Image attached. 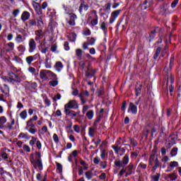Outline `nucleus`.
<instances>
[{
  "instance_id": "13d9d810",
  "label": "nucleus",
  "mask_w": 181,
  "mask_h": 181,
  "mask_svg": "<svg viewBox=\"0 0 181 181\" xmlns=\"http://www.w3.org/2000/svg\"><path fill=\"white\" fill-rule=\"evenodd\" d=\"M158 29H156L153 31H151V34H150V37H151V39H153L155 37V34L156 33V32H158Z\"/></svg>"
},
{
  "instance_id": "4d7b16f0",
  "label": "nucleus",
  "mask_w": 181,
  "mask_h": 181,
  "mask_svg": "<svg viewBox=\"0 0 181 181\" xmlns=\"http://www.w3.org/2000/svg\"><path fill=\"white\" fill-rule=\"evenodd\" d=\"M29 25H30V26H36V25H37L36 20H30Z\"/></svg>"
},
{
  "instance_id": "f257e3e1",
  "label": "nucleus",
  "mask_w": 181,
  "mask_h": 181,
  "mask_svg": "<svg viewBox=\"0 0 181 181\" xmlns=\"http://www.w3.org/2000/svg\"><path fill=\"white\" fill-rule=\"evenodd\" d=\"M35 157L30 159V162L33 167L36 169L38 168L40 170L43 169V164L42 163V154L40 152H35Z\"/></svg>"
},
{
  "instance_id": "774afa93",
  "label": "nucleus",
  "mask_w": 181,
  "mask_h": 181,
  "mask_svg": "<svg viewBox=\"0 0 181 181\" xmlns=\"http://www.w3.org/2000/svg\"><path fill=\"white\" fill-rule=\"evenodd\" d=\"M20 78L22 80H26V78H27L26 75L23 72L20 73Z\"/></svg>"
},
{
  "instance_id": "473e14b6",
  "label": "nucleus",
  "mask_w": 181,
  "mask_h": 181,
  "mask_svg": "<svg viewBox=\"0 0 181 181\" xmlns=\"http://www.w3.org/2000/svg\"><path fill=\"white\" fill-rule=\"evenodd\" d=\"M56 77H57V76L54 73L48 70V80H50V78H56Z\"/></svg>"
},
{
  "instance_id": "cd10ccee",
  "label": "nucleus",
  "mask_w": 181,
  "mask_h": 181,
  "mask_svg": "<svg viewBox=\"0 0 181 181\" xmlns=\"http://www.w3.org/2000/svg\"><path fill=\"white\" fill-rule=\"evenodd\" d=\"M114 163L117 168H124V164H122L121 160H115Z\"/></svg>"
},
{
  "instance_id": "69168bd1",
  "label": "nucleus",
  "mask_w": 181,
  "mask_h": 181,
  "mask_svg": "<svg viewBox=\"0 0 181 181\" xmlns=\"http://www.w3.org/2000/svg\"><path fill=\"white\" fill-rule=\"evenodd\" d=\"M100 158H101V159H105V150H101Z\"/></svg>"
},
{
  "instance_id": "e433bc0d",
  "label": "nucleus",
  "mask_w": 181,
  "mask_h": 181,
  "mask_svg": "<svg viewBox=\"0 0 181 181\" xmlns=\"http://www.w3.org/2000/svg\"><path fill=\"white\" fill-rule=\"evenodd\" d=\"M142 88V85H139L138 88H136L135 93H136V96L138 97L139 95H141V90Z\"/></svg>"
},
{
  "instance_id": "4468645a",
  "label": "nucleus",
  "mask_w": 181,
  "mask_h": 181,
  "mask_svg": "<svg viewBox=\"0 0 181 181\" xmlns=\"http://www.w3.org/2000/svg\"><path fill=\"white\" fill-rule=\"evenodd\" d=\"M30 18V13L28 11H23V13L21 14V21H23V22L28 21Z\"/></svg>"
},
{
  "instance_id": "39448f33",
  "label": "nucleus",
  "mask_w": 181,
  "mask_h": 181,
  "mask_svg": "<svg viewBox=\"0 0 181 181\" xmlns=\"http://www.w3.org/2000/svg\"><path fill=\"white\" fill-rule=\"evenodd\" d=\"M40 78L42 81H49V70L42 69L40 71Z\"/></svg>"
},
{
  "instance_id": "49530a36",
  "label": "nucleus",
  "mask_w": 181,
  "mask_h": 181,
  "mask_svg": "<svg viewBox=\"0 0 181 181\" xmlns=\"http://www.w3.org/2000/svg\"><path fill=\"white\" fill-rule=\"evenodd\" d=\"M57 84H59V81H57V80L49 81V86H52V87H56Z\"/></svg>"
},
{
  "instance_id": "aec40b11",
  "label": "nucleus",
  "mask_w": 181,
  "mask_h": 181,
  "mask_svg": "<svg viewBox=\"0 0 181 181\" xmlns=\"http://www.w3.org/2000/svg\"><path fill=\"white\" fill-rule=\"evenodd\" d=\"M179 166V163L177 161H171L168 165V169H171V170H173L175 168H177Z\"/></svg>"
},
{
  "instance_id": "20e7f679",
  "label": "nucleus",
  "mask_w": 181,
  "mask_h": 181,
  "mask_svg": "<svg viewBox=\"0 0 181 181\" xmlns=\"http://www.w3.org/2000/svg\"><path fill=\"white\" fill-rule=\"evenodd\" d=\"M38 49L42 54H48L50 53L49 51V47L46 46V44L45 42H41L40 45L38 46Z\"/></svg>"
},
{
  "instance_id": "6ab92c4d",
  "label": "nucleus",
  "mask_w": 181,
  "mask_h": 181,
  "mask_svg": "<svg viewBox=\"0 0 181 181\" xmlns=\"http://www.w3.org/2000/svg\"><path fill=\"white\" fill-rule=\"evenodd\" d=\"M54 67L57 71H60L61 70H63V63H62V62H57L55 63Z\"/></svg>"
},
{
  "instance_id": "79ce46f5",
  "label": "nucleus",
  "mask_w": 181,
  "mask_h": 181,
  "mask_svg": "<svg viewBox=\"0 0 181 181\" xmlns=\"http://www.w3.org/2000/svg\"><path fill=\"white\" fill-rule=\"evenodd\" d=\"M37 141V139H36L35 136H33V137H31V140L30 141L29 144L31 146H33V145H35V144H36Z\"/></svg>"
},
{
  "instance_id": "37998d69",
  "label": "nucleus",
  "mask_w": 181,
  "mask_h": 181,
  "mask_svg": "<svg viewBox=\"0 0 181 181\" xmlns=\"http://www.w3.org/2000/svg\"><path fill=\"white\" fill-rule=\"evenodd\" d=\"M160 50H162V48H160V47L157 48L156 54L154 55V59H158V57H159V54H160Z\"/></svg>"
},
{
  "instance_id": "58836bf2",
  "label": "nucleus",
  "mask_w": 181,
  "mask_h": 181,
  "mask_svg": "<svg viewBox=\"0 0 181 181\" xmlns=\"http://www.w3.org/2000/svg\"><path fill=\"white\" fill-rule=\"evenodd\" d=\"M15 40H16V42H17V43H22V42H23V38L22 37V36L21 35H17Z\"/></svg>"
},
{
  "instance_id": "a878e982",
  "label": "nucleus",
  "mask_w": 181,
  "mask_h": 181,
  "mask_svg": "<svg viewBox=\"0 0 181 181\" xmlns=\"http://www.w3.org/2000/svg\"><path fill=\"white\" fill-rule=\"evenodd\" d=\"M18 51L21 53V54H23V53H25V52L26 51V47H25V45H21L18 47Z\"/></svg>"
},
{
  "instance_id": "bf43d9fd",
  "label": "nucleus",
  "mask_w": 181,
  "mask_h": 181,
  "mask_svg": "<svg viewBox=\"0 0 181 181\" xmlns=\"http://www.w3.org/2000/svg\"><path fill=\"white\" fill-rule=\"evenodd\" d=\"M89 45L93 46L95 44V39L94 37H91L89 40Z\"/></svg>"
},
{
  "instance_id": "b1692460",
  "label": "nucleus",
  "mask_w": 181,
  "mask_h": 181,
  "mask_svg": "<svg viewBox=\"0 0 181 181\" xmlns=\"http://www.w3.org/2000/svg\"><path fill=\"white\" fill-rule=\"evenodd\" d=\"M36 21L37 28H43V19L42 17L37 18Z\"/></svg>"
},
{
  "instance_id": "1a4fd4ad",
  "label": "nucleus",
  "mask_w": 181,
  "mask_h": 181,
  "mask_svg": "<svg viewBox=\"0 0 181 181\" xmlns=\"http://www.w3.org/2000/svg\"><path fill=\"white\" fill-rule=\"evenodd\" d=\"M33 6L37 15H42L43 12L42 11V6H40V4L39 3H36V1H33Z\"/></svg>"
},
{
  "instance_id": "423d86ee",
  "label": "nucleus",
  "mask_w": 181,
  "mask_h": 181,
  "mask_svg": "<svg viewBox=\"0 0 181 181\" xmlns=\"http://www.w3.org/2000/svg\"><path fill=\"white\" fill-rule=\"evenodd\" d=\"M28 52L29 53H33L36 50V41L34 39L30 38L28 41Z\"/></svg>"
},
{
  "instance_id": "ddd939ff",
  "label": "nucleus",
  "mask_w": 181,
  "mask_h": 181,
  "mask_svg": "<svg viewBox=\"0 0 181 181\" xmlns=\"http://www.w3.org/2000/svg\"><path fill=\"white\" fill-rule=\"evenodd\" d=\"M64 113L68 117H70L71 118H74V117H77V114H76L75 111L70 110V109H64Z\"/></svg>"
},
{
  "instance_id": "864d4df0",
  "label": "nucleus",
  "mask_w": 181,
  "mask_h": 181,
  "mask_svg": "<svg viewBox=\"0 0 181 181\" xmlns=\"http://www.w3.org/2000/svg\"><path fill=\"white\" fill-rule=\"evenodd\" d=\"M78 173L79 176L84 175V170L83 169V167H81V166L78 167Z\"/></svg>"
},
{
  "instance_id": "c9c22d12",
  "label": "nucleus",
  "mask_w": 181,
  "mask_h": 181,
  "mask_svg": "<svg viewBox=\"0 0 181 181\" xmlns=\"http://www.w3.org/2000/svg\"><path fill=\"white\" fill-rule=\"evenodd\" d=\"M177 147H174L172 148L171 151H170V155L171 156H176V155H177Z\"/></svg>"
},
{
  "instance_id": "052dcab7",
  "label": "nucleus",
  "mask_w": 181,
  "mask_h": 181,
  "mask_svg": "<svg viewBox=\"0 0 181 181\" xmlns=\"http://www.w3.org/2000/svg\"><path fill=\"white\" fill-rule=\"evenodd\" d=\"M8 46L9 47V50H13L15 47V44H13V42H8Z\"/></svg>"
},
{
  "instance_id": "3c124183",
  "label": "nucleus",
  "mask_w": 181,
  "mask_h": 181,
  "mask_svg": "<svg viewBox=\"0 0 181 181\" xmlns=\"http://www.w3.org/2000/svg\"><path fill=\"white\" fill-rule=\"evenodd\" d=\"M27 129H28V132H30V134H36V129H35L33 127H30Z\"/></svg>"
},
{
  "instance_id": "412c9836",
  "label": "nucleus",
  "mask_w": 181,
  "mask_h": 181,
  "mask_svg": "<svg viewBox=\"0 0 181 181\" xmlns=\"http://www.w3.org/2000/svg\"><path fill=\"white\" fill-rule=\"evenodd\" d=\"M29 128H35V124L30 119L26 122L25 129H29Z\"/></svg>"
},
{
  "instance_id": "e2e57ef3",
  "label": "nucleus",
  "mask_w": 181,
  "mask_h": 181,
  "mask_svg": "<svg viewBox=\"0 0 181 181\" xmlns=\"http://www.w3.org/2000/svg\"><path fill=\"white\" fill-rule=\"evenodd\" d=\"M56 50H57V44H54L51 46V51L54 52Z\"/></svg>"
},
{
  "instance_id": "0e129e2a",
  "label": "nucleus",
  "mask_w": 181,
  "mask_h": 181,
  "mask_svg": "<svg viewBox=\"0 0 181 181\" xmlns=\"http://www.w3.org/2000/svg\"><path fill=\"white\" fill-rule=\"evenodd\" d=\"M127 169L129 172H132V170H134V164L129 163V165L127 166Z\"/></svg>"
},
{
  "instance_id": "9d476101",
  "label": "nucleus",
  "mask_w": 181,
  "mask_h": 181,
  "mask_svg": "<svg viewBox=\"0 0 181 181\" xmlns=\"http://www.w3.org/2000/svg\"><path fill=\"white\" fill-rule=\"evenodd\" d=\"M77 18V16L74 13H69V21L68 22L69 25L70 26H74L76 25V18Z\"/></svg>"
},
{
  "instance_id": "ea45409f",
  "label": "nucleus",
  "mask_w": 181,
  "mask_h": 181,
  "mask_svg": "<svg viewBox=\"0 0 181 181\" xmlns=\"http://www.w3.org/2000/svg\"><path fill=\"white\" fill-rule=\"evenodd\" d=\"M90 25L92 26H95V25H98V17H95L91 21H90Z\"/></svg>"
},
{
  "instance_id": "09e8293b",
  "label": "nucleus",
  "mask_w": 181,
  "mask_h": 181,
  "mask_svg": "<svg viewBox=\"0 0 181 181\" xmlns=\"http://www.w3.org/2000/svg\"><path fill=\"white\" fill-rule=\"evenodd\" d=\"M35 35L39 37H42V36H43V31H42V30H38L35 31Z\"/></svg>"
},
{
  "instance_id": "f8f14e48",
  "label": "nucleus",
  "mask_w": 181,
  "mask_h": 181,
  "mask_svg": "<svg viewBox=\"0 0 181 181\" xmlns=\"http://www.w3.org/2000/svg\"><path fill=\"white\" fill-rule=\"evenodd\" d=\"M45 66L46 69H52V61L49 58V54L45 55Z\"/></svg>"
},
{
  "instance_id": "2eb2a0df",
  "label": "nucleus",
  "mask_w": 181,
  "mask_h": 181,
  "mask_svg": "<svg viewBox=\"0 0 181 181\" xmlns=\"http://www.w3.org/2000/svg\"><path fill=\"white\" fill-rule=\"evenodd\" d=\"M7 119L5 116L0 117V129L5 128V124H6Z\"/></svg>"
},
{
  "instance_id": "bb28decb",
  "label": "nucleus",
  "mask_w": 181,
  "mask_h": 181,
  "mask_svg": "<svg viewBox=\"0 0 181 181\" xmlns=\"http://www.w3.org/2000/svg\"><path fill=\"white\" fill-rule=\"evenodd\" d=\"M122 163L123 165H128V163H129V156L128 155H125L123 157Z\"/></svg>"
},
{
  "instance_id": "4be33fe9",
  "label": "nucleus",
  "mask_w": 181,
  "mask_h": 181,
  "mask_svg": "<svg viewBox=\"0 0 181 181\" xmlns=\"http://www.w3.org/2000/svg\"><path fill=\"white\" fill-rule=\"evenodd\" d=\"M100 29H102V30L104 32L105 35H107L108 28H107V23H105V22H102L100 23Z\"/></svg>"
},
{
  "instance_id": "de8ad7c7",
  "label": "nucleus",
  "mask_w": 181,
  "mask_h": 181,
  "mask_svg": "<svg viewBox=\"0 0 181 181\" xmlns=\"http://www.w3.org/2000/svg\"><path fill=\"white\" fill-rule=\"evenodd\" d=\"M23 151H25V152H30V147H29V146L24 144L23 146Z\"/></svg>"
},
{
  "instance_id": "603ef678",
  "label": "nucleus",
  "mask_w": 181,
  "mask_h": 181,
  "mask_svg": "<svg viewBox=\"0 0 181 181\" xmlns=\"http://www.w3.org/2000/svg\"><path fill=\"white\" fill-rule=\"evenodd\" d=\"M62 98V95L60 93H57L54 98H52V100L54 101H57V100H60Z\"/></svg>"
},
{
  "instance_id": "f704fd0d",
  "label": "nucleus",
  "mask_w": 181,
  "mask_h": 181,
  "mask_svg": "<svg viewBox=\"0 0 181 181\" xmlns=\"http://www.w3.org/2000/svg\"><path fill=\"white\" fill-rule=\"evenodd\" d=\"M82 33H83V35H84V36H90V35H91V31L88 28H85L82 31Z\"/></svg>"
},
{
  "instance_id": "7c9ffc66",
  "label": "nucleus",
  "mask_w": 181,
  "mask_h": 181,
  "mask_svg": "<svg viewBox=\"0 0 181 181\" xmlns=\"http://www.w3.org/2000/svg\"><path fill=\"white\" fill-rule=\"evenodd\" d=\"M105 12H110L111 11V2H108L104 6Z\"/></svg>"
},
{
  "instance_id": "9b49d317",
  "label": "nucleus",
  "mask_w": 181,
  "mask_h": 181,
  "mask_svg": "<svg viewBox=\"0 0 181 181\" xmlns=\"http://www.w3.org/2000/svg\"><path fill=\"white\" fill-rule=\"evenodd\" d=\"M88 8H90V6L87 3H81L80 4L78 11L80 12V13H83V12L88 11Z\"/></svg>"
},
{
  "instance_id": "a18cd8bd",
  "label": "nucleus",
  "mask_w": 181,
  "mask_h": 181,
  "mask_svg": "<svg viewBox=\"0 0 181 181\" xmlns=\"http://www.w3.org/2000/svg\"><path fill=\"white\" fill-rule=\"evenodd\" d=\"M112 149L115 151V153H118L121 151V148L118 146H112Z\"/></svg>"
},
{
  "instance_id": "a211bd4d",
  "label": "nucleus",
  "mask_w": 181,
  "mask_h": 181,
  "mask_svg": "<svg viewBox=\"0 0 181 181\" xmlns=\"http://www.w3.org/2000/svg\"><path fill=\"white\" fill-rule=\"evenodd\" d=\"M76 56L78 57V60H81L83 57V49L78 48L75 50Z\"/></svg>"
},
{
  "instance_id": "6e6d98bb",
  "label": "nucleus",
  "mask_w": 181,
  "mask_h": 181,
  "mask_svg": "<svg viewBox=\"0 0 181 181\" xmlns=\"http://www.w3.org/2000/svg\"><path fill=\"white\" fill-rule=\"evenodd\" d=\"M88 46H90V44L88 42H83L82 44V47L83 50H86V49H88Z\"/></svg>"
},
{
  "instance_id": "f03ea898",
  "label": "nucleus",
  "mask_w": 181,
  "mask_h": 181,
  "mask_svg": "<svg viewBox=\"0 0 181 181\" xmlns=\"http://www.w3.org/2000/svg\"><path fill=\"white\" fill-rule=\"evenodd\" d=\"M89 97L90 93L88 90L81 92L78 95V98H80L82 105H84L86 104V103H87V98H88Z\"/></svg>"
},
{
  "instance_id": "4c0bfd02",
  "label": "nucleus",
  "mask_w": 181,
  "mask_h": 181,
  "mask_svg": "<svg viewBox=\"0 0 181 181\" xmlns=\"http://www.w3.org/2000/svg\"><path fill=\"white\" fill-rule=\"evenodd\" d=\"M28 71L33 74V76H36V69L34 67L30 66L28 69Z\"/></svg>"
},
{
  "instance_id": "6e6552de",
  "label": "nucleus",
  "mask_w": 181,
  "mask_h": 181,
  "mask_svg": "<svg viewBox=\"0 0 181 181\" xmlns=\"http://www.w3.org/2000/svg\"><path fill=\"white\" fill-rule=\"evenodd\" d=\"M127 112H132V114H134L135 115L136 112H138V107L133 103H130Z\"/></svg>"
},
{
  "instance_id": "c03bdc74",
  "label": "nucleus",
  "mask_w": 181,
  "mask_h": 181,
  "mask_svg": "<svg viewBox=\"0 0 181 181\" xmlns=\"http://www.w3.org/2000/svg\"><path fill=\"white\" fill-rule=\"evenodd\" d=\"M18 138L21 139H28V133H21L18 135Z\"/></svg>"
},
{
  "instance_id": "f3484780",
  "label": "nucleus",
  "mask_w": 181,
  "mask_h": 181,
  "mask_svg": "<svg viewBox=\"0 0 181 181\" xmlns=\"http://www.w3.org/2000/svg\"><path fill=\"white\" fill-rule=\"evenodd\" d=\"M97 132V129L94 127H89L88 134L90 138H93V136H95V133Z\"/></svg>"
},
{
  "instance_id": "7ed1b4c3",
  "label": "nucleus",
  "mask_w": 181,
  "mask_h": 181,
  "mask_svg": "<svg viewBox=\"0 0 181 181\" xmlns=\"http://www.w3.org/2000/svg\"><path fill=\"white\" fill-rule=\"evenodd\" d=\"M73 108H78V103L76 100H69L65 105L64 110H70Z\"/></svg>"
},
{
  "instance_id": "338daca9",
  "label": "nucleus",
  "mask_w": 181,
  "mask_h": 181,
  "mask_svg": "<svg viewBox=\"0 0 181 181\" xmlns=\"http://www.w3.org/2000/svg\"><path fill=\"white\" fill-rule=\"evenodd\" d=\"M53 139L54 141L56 142V144H57L59 142V136H57L56 134H54Z\"/></svg>"
},
{
  "instance_id": "8fccbe9b",
  "label": "nucleus",
  "mask_w": 181,
  "mask_h": 181,
  "mask_svg": "<svg viewBox=\"0 0 181 181\" xmlns=\"http://www.w3.org/2000/svg\"><path fill=\"white\" fill-rule=\"evenodd\" d=\"M87 111H88V105H85L83 106L82 113L86 114L87 112Z\"/></svg>"
},
{
  "instance_id": "72a5a7b5",
  "label": "nucleus",
  "mask_w": 181,
  "mask_h": 181,
  "mask_svg": "<svg viewBox=\"0 0 181 181\" xmlns=\"http://www.w3.org/2000/svg\"><path fill=\"white\" fill-rule=\"evenodd\" d=\"M158 168H159V160H158V158H156L155 161V165L152 168V172L155 173Z\"/></svg>"
},
{
  "instance_id": "393cba45",
  "label": "nucleus",
  "mask_w": 181,
  "mask_h": 181,
  "mask_svg": "<svg viewBox=\"0 0 181 181\" xmlns=\"http://www.w3.org/2000/svg\"><path fill=\"white\" fill-rule=\"evenodd\" d=\"M85 176L88 180H91L93 179V171L88 170L85 173Z\"/></svg>"
},
{
  "instance_id": "680f3d73",
  "label": "nucleus",
  "mask_w": 181,
  "mask_h": 181,
  "mask_svg": "<svg viewBox=\"0 0 181 181\" xmlns=\"http://www.w3.org/2000/svg\"><path fill=\"white\" fill-rule=\"evenodd\" d=\"M69 138L71 142H73L74 144L76 142V137H74L73 134L69 135Z\"/></svg>"
},
{
  "instance_id": "2f4dec72",
  "label": "nucleus",
  "mask_w": 181,
  "mask_h": 181,
  "mask_svg": "<svg viewBox=\"0 0 181 181\" xmlns=\"http://www.w3.org/2000/svg\"><path fill=\"white\" fill-rule=\"evenodd\" d=\"M168 177H169L170 179V180L173 181V180H176V179H177V175L176 173H173L169 174L168 175Z\"/></svg>"
},
{
  "instance_id": "a19ab883",
  "label": "nucleus",
  "mask_w": 181,
  "mask_h": 181,
  "mask_svg": "<svg viewBox=\"0 0 181 181\" xmlns=\"http://www.w3.org/2000/svg\"><path fill=\"white\" fill-rule=\"evenodd\" d=\"M57 169L59 172V173H62L63 172V165L60 164L59 163H56Z\"/></svg>"
},
{
  "instance_id": "5fc2aeb1",
  "label": "nucleus",
  "mask_w": 181,
  "mask_h": 181,
  "mask_svg": "<svg viewBox=\"0 0 181 181\" xmlns=\"http://www.w3.org/2000/svg\"><path fill=\"white\" fill-rule=\"evenodd\" d=\"M74 130L75 131V132H76L77 134H80V126L76 124L74 126Z\"/></svg>"
},
{
  "instance_id": "0eeeda50",
  "label": "nucleus",
  "mask_w": 181,
  "mask_h": 181,
  "mask_svg": "<svg viewBox=\"0 0 181 181\" xmlns=\"http://www.w3.org/2000/svg\"><path fill=\"white\" fill-rule=\"evenodd\" d=\"M119 13H121V10H116L111 13L110 18V23H114L115 20L118 16H119Z\"/></svg>"
},
{
  "instance_id": "5701e85b",
  "label": "nucleus",
  "mask_w": 181,
  "mask_h": 181,
  "mask_svg": "<svg viewBox=\"0 0 181 181\" xmlns=\"http://www.w3.org/2000/svg\"><path fill=\"white\" fill-rule=\"evenodd\" d=\"M86 117L88 119H92L94 118V110H90L86 112Z\"/></svg>"
},
{
  "instance_id": "c85d7f7f",
  "label": "nucleus",
  "mask_w": 181,
  "mask_h": 181,
  "mask_svg": "<svg viewBox=\"0 0 181 181\" xmlns=\"http://www.w3.org/2000/svg\"><path fill=\"white\" fill-rule=\"evenodd\" d=\"M160 177V173H156L154 175H151V179L152 181H159Z\"/></svg>"
},
{
  "instance_id": "c756f323",
  "label": "nucleus",
  "mask_w": 181,
  "mask_h": 181,
  "mask_svg": "<svg viewBox=\"0 0 181 181\" xmlns=\"http://www.w3.org/2000/svg\"><path fill=\"white\" fill-rule=\"evenodd\" d=\"M20 117L21 119H26L28 118V112L23 110L20 113Z\"/></svg>"
},
{
  "instance_id": "dca6fc26",
  "label": "nucleus",
  "mask_w": 181,
  "mask_h": 181,
  "mask_svg": "<svg viewBox=\"0 0 181 181\" xmlns=\"http://www.w3.org/2000/svg\"><path fill=\"white\" fill-rule=\"evenodd\" d=\"M36 56H39V54H36L34 56H29L25 58V62L28 63V64H32V62L33 60H36Z\"/></svg>"
}]
</instances>
